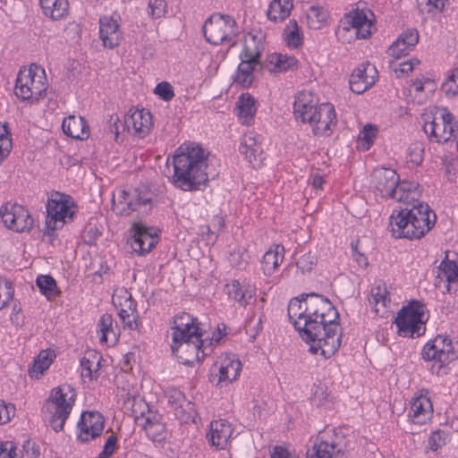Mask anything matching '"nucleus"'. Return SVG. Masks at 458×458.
I'll use <instances>...</instances> for the list:
<instances>
[{
    "label": "nucleus",
    "instance_id": "f257e3e1",
    "mask_svg": "<svg viewBox=\"0 0 458 458\" xmlns=\"http://www.w3.org/2000/svg\"><path fill=\"white\" fill-rule=\"evenodd\" d=\"M287 313L301 338L310 344V352L327 359L338 350L342 338L339 314L327 298L301 294L289 301Z\"/></svg>",
    "mask_w": 458,
    "mask_h": 458
},
{
    "label": "nucleus",
    "instance_id": "f03ea898",
    "mask_svg": "<svg viewBox=\"0 0 458 458\" xmlns=\"http://www.w3.org/2000/svg\"><path fill=\"white\" fill-rule=\"evenodd\" d=\"M173 165L172 183L182 191H199L208 180V155L198 144L181 145L173 157Z\"/></svg>",
    "mask_w": 458,
    "mask_h": 458
},
{
    "label": "nucleus",
    "instance_id": "7ed1b4c3",
    "mask_svg": "<svg viewBox=\"0 0 458 458\" xmlns=\"http://www.w3.org/2000/svg\"><path fill=\"white\" fill-rule=\"evenodd\" d=\"M171 350L181 362L191 364L202 360L207 353L202 330L198 319L189 313L182 312L174 318Z\"/></svg>",
    "mask_w": 458,
    "mask_h": 458
},
{
    "label": "nucleus",
    "instance_id": "20e7f679",
    "mask_svg": "<svg viewBox=\"0 0 458 458\" xmlns=\"http://www.w3.org/2000/svg\"><path fill=\"white\" fill-rule=\"evenodd\" d=\"M437 221V216L425 202L394 210L389 218V228L394 238L419 240L428 233Z\"/></svg>",
    "mask_w": 458,
    "mask_h": 458
},
{
    "label": "nucleus",
    "instance_id": "39448f33",
    "mask_svg": "<svg viewBox=\"0 0 458 458\" xmlns=\"http://www.w3.org/2000/svg\"><path fill=\"white\" fill-rule=\"evenodd\" d=\"M293 114L297 121L309 123L316 136H328L336 125V114L330 103H318L309 91L298 93L293 103Z\"/></svg>",
    "mask_w": 458,
    "mask_h": 458
},
{
    "label": "nucleus",
    "instance_id": "423d86ee",
    "mask_svg": "<svg viewBox=\"0 0 458 458\" xmlns=\"http://www.w3.org/2000/svg\"><path fill=\"white\" fill-rule=\"evenodd\" d=\"M423 116V130L433 142L445 143L458 131V122L445 106H433Z\"/></svg>",
    "mask_w": 458,
    "mask_h": 458
},
{
    "label": "nucleus",
    "instance_id": "0eeeda50",
    "mask_svg": "<svg viewBox=\"0 0 458 458\" xmlns=\"http://www.w3.org/2000/svg\"><path fill=\"white\" fill-rule=\"evenodd\" d=\"M426 306L420 301H411L403 306L394 318L397 334L402 337L415 338L425 334Z\"/></svg>",
    "mask_w": 458,
    "mask_h": 458
},
{
    "label": "nucleus",
    "instance_id": "6e6552de",
    "mask_svg": "<svg viewBox=\"0 0 458 458\" xmlns=\"http://www.w3.org/2000/svg\"><path fill=\"white\" fill-rule=\"evenodd\" d=\"M45 71L40 66L31 64L23 67L18 72L14 93L21 100H38L46 94Z\"/></svg>",
    "mask_w": 458,
    "mask_h": 458
},
{
    "label": "nucleus",
    "instance_id": "1a4fd4ad",
    "mask_svg": "<svg viewBox=\"0 0 458 458\" xmlns=\"http://www.w3.org/2000/svg\"><path fill=\"white\" fill-rule=\"evenodd\" d=\"M206 40L212 45L234 44L238 34L236 21L229 15L212 14L203 25Z\"/></svg>",
    "mask_w": 458,
    "mask_h": 458
},
{
    "label": "nucleus",
    "instance_id": "9d476101",
    "mask_svg": "<svg viewBox=\"0 0 458 458\" xmlns=\"http://www.w3.org/2000/svg\"><path fill=\"white\" fill-rule=\"evenodd\" d=\"M152 208V199L149 192H141L136 189L118 191L117 196L112 199L113 210L120 216H129L137 211L147 214Z\"/></svg>",
    "mask_w": 458,
    "mask_h": 458
},
{
    "label": "nucleus",
    "instance_id": "9b49d317",
    "mask_svg": "<svg viewBox=\"0 0 458 458\" xmlns=\"http://www.w3.org/2000/svg\"><path fill=\"white\" fill-rule=\"evenodd\" d=\"M263 49L260 42L255 37L245 40L243 49L240 54L241 64L234 75V82L243 88H248L253 81V71L259 64V57Z\"/></svg>",
    "mask_w": 458,
    "mask_h": 458
},
{
    "label": "nucleus",
    "instance_id": "f8f14e48",
    "mask_svg": "<svg viewBox=\"0 0 458 458\" xmlns=\"http://www.w3.org/2000/svg\"><path fill=\"white\" fill-rule=\"evenodd\" d=\"M340 26L345 31L353 30L357 38L366 39L376 30L375 15L369 9L357 8L344 15Z\"/></svg>",
    "mask_w": 458,
    "mask_h": 458
},
{
    "label": "nucleus",
    "instance_id": "ddd939ff",
    "mask_svg": "<svg viewBox=\"0 0 458 458\" xmlns=\"http://www.w3.org/2000/svg\"><path fill=\"white\" fill-rule=\"evenodd\" d=\"M421 356L425 360H434L439 369L458 357L451 339L441 335L424 345Z\"/></svg>",
    "mask_w": 458,
    "mask_h": 458
},
{
    "label": "nucleus",
    "instance_id": "4468645a",
    "mask_svg": "<svg viewBox=\"0 0 458 458\" xmlns=\"http://www.w3.org/2000/svg\"><path fill=\"white\" fill-rule=\"evenodd\" d=\"M113 304L118 310V316L123 329L136 330L139 327L137 303L125 289H116L112 296Z\"/></svg>",
    "mask_w": 458,
    "mask_h": 458
},
{
    "label": "nucleus",
    "instance_id": "2eb2a0df",
    "mask_svg": "<svg viewBox=\"0 0 458 458\" xmlns=\"http://www.w3.org/2000/svg\"><path fill=\"white\" fill-rule=\"evenodd\" d=\"M0 216L4 225L17 233L30 231L33 218L29 210L17 203H5L0 208Z\"/></svg>",
    "mask_w": 458,
    "mask_h": 458
},
{
    "label": "nucleus",
    "instance_id": "dca6fc26",
    "mask_svg": "<svg viewBox=\"0 0 458 458\" xmlns=\"http://www.w3.org/2000/svg\"><path fill=\"white\" fill-rule=\"evenodd\" d=\"M433 413V403L428 390H420L411 399L407 412L408 420L411 423L419 426L426 425L431 420Z\"/></svg>",
    "mask_w": 458,
    "mask_h": 458
},
{
    "label": "nucleus",
    "instance_id": "f3484780",
    "mask_svg": "<svg viewBox=\"0 0 458 458\" xmlns=\"http://www.w3.org/2000/svg\"><path fill=\"white\" fill-rule=\"evenodd\" d=\"M106 420L103 414L98 411H83L78 422L80 432L78 440L87 443L99 437L104 430Z\"/></svg>",
    "mask_w": 458,
    "mask_h": 458
},
{
    "label": "nucleus",
    "instance_id": "a211bd4d",
    "mask_svg": "<svg viewBox=\"0 0 458 458\" xmlns=\"http://www.w3.org/2000/svg\"><path fill=\"white\" fill-rule=\"evenodd\" d=\"M165 396L168 405L178 420L184 423L195 422L198 415L195 404L187 400L182 392L174 387H170L165 391Z\"/></svg>",
    "mask_w": 458,
    "mask_h": 458
},
{
    "label": "nucleus",
    "instance_id": "6ab92c4d",
    "mask_svg": "<svg viewBox=\"0 0 458 458\" xmlns=\"http://www.w3.org/2000/svg\"><path fill=\"white\" fill-rule=\"evenodd\" d=\"M132 232L131 248L133 252L139 255L148 253L158 242V235L156 230L141 223L133 224Z\"/></svg>",
    "mask_w": 458,
    "mask_h": 458
},
{
    "label": "nucleus",
    "instance_id": "aec40b11",
    "mask_svg": "<svg viewBox=\"0 0 458 458\" xmlns=\"http://www.w3.org/2000/svg\"><path fill=\"white\" fill-rule=\"evenodd\" d=\"M124 124L128 131L135 137L143 139L149 134L153 127V117L148 110L131 108L124 118Z\"/></svg>",
    "mask_w": 458,
    "mask_h": 458
},
{
    "label": "nucleus",
    "instance_id": "412c9836",
    "mask_svg": "<svg viewBox=\"0 0 458 458\" xmlns=\"http://www.w3.org/2000/svg\"><path fill=\"white\" fill-rule=\"evenodd\" d=\"M239 151L253 168L261 166L264 153L260 135L254 131L244 133L240 141Z\"/></svg>",
    "mask_w": 458,
    "mask_h": 458
},
{
    "label": "nucleus",
    "instance_id": "4be33fe9",
    "mask_svg": "<svg viewBox=\"0 0 458 458\" xmlns=\"http://www.w3.org/2000/svg\"><path fill=\"white\" fill-rule=\"evenodd\" d=\"M377 78V70L375 65L366 62L357 67L350 77V89L356 94H362L371 88Z\"/></svg>",
    "mask_w": 458,
    "mask_h": 458
},
{
    "label": "nucleus",
    "instance_id": "5701e85b",
    "mask_svg": "<svg viewBox=\"0 0 458 458\" xmlns=\"http://www.w3.org/2000/svg\"><path fill=\"white\" fill-rule=\"evenodd\" d=\"M399 182V175L394 169L377 168L372 174V184L383 198H391Z\"/></svg>",
    "mask_w": 458,
    "mask_h": 458
},
{
    "label": "nucleus",
    "instance_id": "b1692460",
    "mask_svg": "<svg viewBox=\"0 0 458 458\" xmlns=\"http://www.w3.org/2000/svg\"><path fill=\"white\" fill-rule=\"evenodd\" d=\"M214 369H217V384H228L239 377L242 370V363L234 355L225 354L218 358V360L214 365Z\"/></svg>",
    "mask_w": 458,
    "mask_h": 458
},
{
    "label": "nucleus",
    "instance_id": "393cba45",
    "mask_svg": "<svg viewBox=\"0 0 458 458\" xmlns=\"http://www.w3.org/2000/svg\"><path fill=\"white\" fill-rule=\"evenodd\" d=\"M419 32L415 29H407L389 47L387 54L392 58L398 60L407 55L417 45Z\"/></svg>",
    "mask_w": 458,
    "mask_h": 458
},
{
    "label": "nucleus",
    "instance_id": "a878e982",
    "mask_svg": "<svg viewBox=\"0 0 458 458\" xmlns=\"http://www.w3.org/2000/svg\"><path fill=\"white\" fill-rule=\"evenodd\" d=\"M99 38L105 47L113 49L122 40V32L118 21L111 16H102L99 19Z\"/></svg>",
    "mask_w": 458,
    "mask_h": 458
},
{
    "label": "nucleus",
    "instance_id": "bb28decb",
    "mask_svg": "<svg viewBox=\"0 0 458 458\" xmlns=\"http://www.w3.org/2000/svg\"><path fill=\"white\" fill-rule=\"evenodd\" d=\"M225 293L240 306L246 307L254 299L256 291L250 284L242 285L238 280H233L225 285Z\"/></svg>",
    "mask_w": 458,
    "mask_h": 458
},
{
    "label": "nucleus",
    "instance_id": "cd10ccee",
    "mask_svg": "<svg viewBox=\"0 0 458 458\" xmlns=\"http://www.w3.org/2000/svg\"><path fill=\"white\" fill-rule=\"evenodd\" d=\"M233 428L226 420H219L210 423L209 433L208 438L211 445L218 449L225 448L231 436Z\"/></svg>",
    "mask_w": 458,
    "mask_h": 458
},
{
    "label": "nucleus",
    "instance_id": "c85d7f7f",
    "mask_svg": "<svg viewBox=\"0 0 458 458\" xmlns=\"http://www.w3.org/2000/svg\"><path fill=\"white\" fill-rule=\"evenodd\" d=\"M80 214V207L73 197L59 192V223L62 226L73 223Z\"/></svg>",
    "mask_w": 458,
    "mask_h": 458
},
{
    "label": "nucleus",
    "instance_id": "c756f323",
    "mask_svg": "<svg viewBox=\"0 0 458 458\" xmlns=\"http://www.w3.org/2000/svg\"><path fill=\"white\" fill-rule=\"evenodd\" d=\"M419 185L413 182H400L391 198L396 201L403 202L406 207H412V204L420 202Z\"/></svg>",
    "mask_w": 458,
    "mask_h": 458
},
{
    "label": "nucleus",
    "instance_id": "7c9ffc66",
    "mask_svg": "<svg viewBox=\"0 0 458 458\" xmlns=\"http://www.w3.org/2000/svg\"><path fill=\"white\" fill-rule=\"evenodd\" d=\"M76 401V392L70 385L59 386V430L63 428L65 420L70 415Z\"/></svg>",
    "mask_w": 458,
    "mask_h": 458
},
{
    "label": "nucleus",
    "instance_id": "2f4dec72",
    "mask_svg": "<svg viewBox=\"0 0 458 458\" xmlns=\"http://www.w3.org/2000/svg\"><path fill=\"white\" fill-rule=\"evenodd\" d=\"M337 445L333 440H329L327 433H320L312 448L307 452V458H334Z\"/></svg>",
    "mask_w": 458,
    "mask_h": 458
},
{
    "label": "nucleus",
    "instance_id": "473e14b6",
    "mask_svg": "<svg viewBox=\"0 0 458 458\" xmlns=\"http://www.w3.org/2000/svg\"><path fill=\"white\" fill-rule=\"evenodd\" d=\"M64 133L76 140H84L89 137V127L81 116L70 115L62 123Z\"/></svg>",
    "mask_w": 458,
    "mask_h": 458
},
{
    "label": "nucleus",
    "instance_id": "72a5a7b5",
    "mask_svg": "<svg viewBox=\"0 0 458 458\" xmlns=\"http://www.w3.org/2000/svg\"><path fill=\"white\" fill-rule=\"evenodd\" d=\"M284 247L273 244L263 255L262 269L266 276H271L282 264L284 258Z\"/></svg>",
    "mask_w": 458,
    "mask_h": 458
},
{
    "label": "nucleus",
    "instance_id": "f704fd0d",
    "mask_svg": "<svg viewBox=\"0 0 458 458\" xmlns=\"http://www.w3.org/2000/svg\"><path fill=\"white\" fill-rule=\"evenodd\" d=\"M369 301L374 306L377 314L384 316L391 307L390 293L385 284H378L371 288Z\"/></svg>",
    "mask_w": 458,
    "mask_h": 458
},
{
    "label": "nucleus",
    "instance_id": "c9c22d12",
    "mask_svg": "<svg viewBox=\"0 0 458 458\" xmlns=\"http://www.w3.org/2000/svg\"><path fill=\"white\" fill-rule=\"evenodd\" d=\"M41 418L47 428L57 432V387H54L49 397L45 400L41 408Z\"/></svg>",
    "mask_w": 458,
    "mask_h": 458
},
{
    "label": "nucleus",
    "instance_id": "e433bc0d",
    "mask_svg": "<svg viewBox=\"0 0 458 458\" xmlns=\"http://www.w3.org/2000/svg\"><path fill=\"white\" fill-rule=\"evenodd\" d=\"M236 107L241 123L247 125L250 124L257 111L255 98L249 93H243L239 97Z\"/></svg>",
    "mask_w": 458,
    "mask_h": 458
},
{
    "label": "nucleus",
    "instance_id": "4c0bfd02",
    "mask_svg": "<svg viewBox=\"0 0 458 458\" xmlns=\"http://www.w3.org/2000/svg\"><path fill=\"white\" fill-rule=\"evenodd\" d=\"M56 354L54 350H42L35 358L33 365L29 369L30 377L38 379L53 363Z\"/></svg>",
    "mask_w": 458,
    "mask_h": 458
},
{
    "label": "nucleus",
    "instance_id": "58836bf2",
    "mask_svg": "<svg viewBox=\"0 0 458 458\" xmlns=\"http://www.w3.org/2000/svg\"><path fill=\"white\" fill-rule=\"evenodd\" d=\"M113 317L105 313L100 317L98 323V333L100 335V342L106 344H114L118 341V333L113 325Z\"/></svg>",
    "mask_w": 458,
    "mask_h": 458
},
{
    "label": "nucleus",
    "instance_id": "ea45409f",
    "mask_svg": "<svg viewBox=\"0 0 458 458\" xmlns=\"http://www.w3.org/2000/svg\"><path fill=\"white\" fill-rule=\"evenodd\" d=\"M47 218L43 229L44 234L52 237L57 224V191L48 193L47 203Z\"/></svg>",
    "mask_w": 458,
    "mask_h": 458
},
{
    "label": "nucleus",
    "instance_id": "a19ab883",
    "mask_svg": "<svg viewBox=\"0 0 458 458\" xmlns=\"http://www.w3.org/2000/svg\"><path fill=\"white\" fill-rule=\"evenodd\" d=\"M143 428L147 436L154 442H161L166 438L165 426L159 421L155 414H149L145 418Z\"/></svg>",
    "mask_w": 458,
    "mask_h": 458
},
{
    "label": "nucleus",
    "instance_id": "79ce46f5",
    "mask_svg": "<svg viewBox=\"0 0 458 458\" xmlns=\"http://www.w3.org/2000/svg\"><path fill=\"white\" fill-rule=\"evenodd\" d=\"M293 7V0H272L269 4L267 15L274 22L285 20Z\"/></svg>",
    "mask_w": 458,
    "mask_h": 458
},
{
    "label": "nucleus",
    "instance_id": "37998d69",
    "mask_svg": "<svg viewBox=\"0 0 458 458\" xmlns=\"http://www.w3.org/2000/svg\"><path fill=\"white\" fill-rule=\"evenodd\" d=\"M436 285L437 282L445 281L447 283V291L450 292V284L458 281V266L448 259H443L437 267V275L436 278Z\"/></svg>",
    "mask_w": 458,
    "mask_h": 458
},
{
    "label": "nucleus",
    "instance_id": "c03bdc74",
    "mask_svg": "<svg viewBox=\"0 0 458 458\" xmlns=\"http://www.w3.org/2000/svg\"><path fill=\"white\" fill-rule=\"evenodd\" d=\"M329 18L328 11L320 5H310L306 10V22L310 29L320 30L327 25Z\"/></svg>",
    "mask_w": 458,
    "mask_h": 458
},
{
    "label": "nucleus",
    "instance_id": "a18cd8bd",
    "mask_svg": "<svg viewBox=\"0 0 458 458\" xmlns=\"http://www.w3.org/2000/svg\"><path fill=\"white\" fill-rule=\"evenodd\" d=\"M100 354L93 352L86 353L81 360V377L92 380L97 378L100 369Z\"/></svg>",
    "mask_w": 458,
    "mask_h": 458
},
{
    "label": "nucleus",
    "instance_id": "49530a36",
    "mask_svg": "<svg viewBox=\"0 0 458 458\" xmlns=\"http://www.w3.org/2000/svg\"><path fill=\"white\" fill-rule=\"evenodd\" d=\"M297 65V60L286 55L272 54L268 57L267 69L271 72H281L293 69Z\"/></svg>",
    "mask_w": 458,
    "mask_h": 458
},
{
    "label": "nucleus",
    "instance_id": "de8ad7c7",
    "mask_svg": "<svg viewBox=\"0 0 458 458\" xmlns=\"http://www.w3.org/2000/svg\"><path fill=\"white\" fill-rule=\"evenodd\" d=\"M284 39L288 47L297 48L303 43L300 28L295 20H290L284 30Z\"/></svg>",
    "mask_w": 458,
    "mask_h": 458
},
{
    "label": "nucleus",
    "instance_id": "09e8293b",
    "mask_svg": "<svg viewBox=\"0 0 458 458\" xmlns=\"http://www.w3.org/2000/svg\"><path fill=\"white\" fill-rule=\"evenodd\" d=\"M36 284L40 293L48 301H53L57 296V284L54 277L49 275H40L37 277Z\"/></svg>",
    "mask_w": 458,
    "mask_h": 458
},
{
    "label": "nucleus",
    "instance_id": "8fccbe9b",
    "mask_svg": "<svg viewBox=\"0 0 458 458\" xmlns=\"http://www.w3.org/2000/svg\"><path fill=\"white\" fill-rule=\"evenodd\" d=\"M420 64V61L418 59L397 63V60L393 58V60L389 62L390 69L394 72L395 76L400 79L407 77Z\"/></svg>",
    "mask_w": 458,
    "mask_h": 458
},
{
    "label": "nucleus",
    "instance_id": "3c124183",
    "mask_svg": "<svg viewBox=\"0 0 458 458\" xmlns=\"http://www.w3.org/2000/svg\"><path fill=\"white\" fill-rule=\"evenodd\" d=\"M450 440L449 433L445 430L437 429L432 431L428 437L426 451L437 452Z\"/></svg>",
    "mask_w": 458,
    "mask_h": 458
},
{
    "label": "nucleus",
    "instance_id": "603ef678",
    "mask_svg": "<svg viewBox=\"0 0 458 458\" xmlns=\"http://www.w3.org/2000/svg\"><path fill=\"white\" fill-rule=\"evenodd\" d=\"M13 142L7 123L0 122V159L5 158L11 152Z\"/></svg>",
    "mask_w": 458,
    "mask_h": 458
},
{
    "label": "nucleus",
    "instance_id": "864d4df0",
    "mask_svg": "<svg viewBox=\"0 0 458 458\" xmlns=\"http://www.w3.org/2000/svg\"><path fill=\"white\" fill-rule=\"evenodd\" d=\"M102 225L94 222L92 219L89 220L86 225L82 238L86 244L94 245L98 239L102 235Z\"/></svg>",
    "mask_w": 458,
    "mask_h": 458
},
{
    "label": "nucleus",
    "instance_id": "5fc2aeb1",
    "mask_svg": "<svg viewBox=\"0 0 458 458\" xmlns=\"http://www.w3.org/2000/svg\"><path fill=\"white\" fill-rule=\"evenodd\" d=\"M14 288L13 283L0 276V310L13 299Z\"/></svg>",
    "mask_w": 458,
    "mask_h": 458
},
{
    "label": "nucleus",
    "instance_id": "6e6d98bb",
    "mask_svg": "<svg viewBox=\"0 0 458 458\" xmlns=\"http://www.w3.org/2000/svg\"><path fill=\"white\" fill-rule=\"evenodd\" d=\"M411 88L414 90L416 96L422 92H433L436 89V84L430 78L421 76L411 81Z\"/></svg>",
    "mask_w": 458,
    "mask_h": 458
},
{
    "label": "nucleus",
    "instance_id": "4d7b16f0",
    "mask_svg": "<svg viewBox=\"0 0 458 458\" xmlns=\"http://www.w3.org/2000/svg\"><path fill=\"white\" fill-rule=\"evenodd\" d=\"M442 89L448 96L458 95V67L453 70L452 73L443 83Z\"/></svg>",
    "mask_w": 458,
    "mask_h": 458
},
{
    "label": "nucleus",
    "instance_id": "13d9d810",
    "mask_svg": "<svg viewBox=\"0 0 458 458\" xmlns=\"http://www.w3.org/2000/svg\"><path fill=\"white\" fill-rule=\"evenodd\" d=\"M317 259L310 252L302 255L297 261L296 266L302 273L310 272L316 265Z\"/></svg>",
    "mask_w": 458,
    "mask_h": 458
},
{
    "label": "nucleus",
    "instance_id": "bf43d9fd",
    "mask_svg": "<svg viewBox=\"0 0 458 458\" xmlns=\"http://www.w3.org/2000/svg\"><path fill=\"white\" fill-rule=\"evenodd\" d=\"M154 92L165 101H170L174 97L173 87L166 81L158 83Z\"/></svg>",
    "mask_w": 458,
    "mask_h": 458
},
{
    "label": "nucleus",
    "instance_id": "052dcab7",
    "mask_svg": "<svg viewBox=\"0 0 458 458\" xmlns=\"http://www.w3.org/2000/svg\"><path fill=\"white\" fill-rule=\"evenodd\" d=\"M40 454L39 446L36 443L26 439L22 444L21 458H38Z\"/></svg>",
    "mask_w": 458,
    "mask_h": 458
},
{
    "label": "nucleus",
    "instance_id": "680f3d73",
    "mask_svg": "<svg viewBox=\"0 0 458 458\" xmlns=\"http://www.w3.org/2000/svg\"><path fill=\"white\" fill-rule=\"evenodd\" d=\"M15 414V407L12 403H6L0 400V424H4L11 420Z\"/></svg>",
    "mask_w": 458,
    "mask_h": 458
},
{
    "label": "nucleus",
    "instance_id": "e2e57ef3",
    "mask_svg": "<svg viewBox=\"0 0 458 458\" xmlns=\"http://www.w3.org/2000/svg\"><path fill=\"white\" fill-rule=\"evenodd\" d=\"M377 135V129L370 124H368L360 132L359 139L367 144V149L372 145L374 139Z\"/></svg>",
    "mask_w": 458,
    "mask_h": 458
},
{
    "label": "nucleus",
    "instance_id": "0e129e2a",
    "mask_svg": "<svg viewBox=\"0 0 458 458\" xmlns=\"http://www.w3.org/2000/svg\"><path fill=\"white\" fill-rule=\"evenodd\" d=\"M165 2L164 0H153L148 4V13L153 18H159L164 15Z\"/></svg>",
    "mask_w": 458,
    "mask_h": 458
},
{
    "label": "nucleus",
    "instance_id": "69168bd1",
    "mask_svg": "<svg viewBox=\"0 0 458 458\" xmlns=\"http://www.w3.org/2000/svg\"><path fill=\"white\" fill-rule=\"evenodd\" d=\"M39 4L45 16L49 17L53 21L56 20L55 8L57 6V0H39Z\"/></svg>",
    "mask_w": 458,
    "mask_h": 458
},
{
    "label": "nucleus",
    "instance_id": "338daca9",
    "mask_svg": "<svg viewBox=\"0 0 458 458\" xmlns=\"http://www.w3.org/2000/svg\"><path fill=\"white\" fill-rule=\"evenodd\" d=\"M117 444V437L114 435H110L106 439L104 449L99 454V458H109L114 452Z\"/></svg>",
    "mask_w": 458,
    "mask_h": 458
},
{
    "label": "nucleus",
    "instance_id": "774afa93",
    "mask_svg": "<svg viewBox=\"0 0 458 458\" xmlns=\"http://www.w3.org/2000/svg\"><path fill=\"white\" fill-rule=\"evenodd\" d=\"M359 242L352 243V256L353 260L360 267H366L369 264L367 257L359 250Z\"/></svg>",
    "mask_w": 458,
    "mask_h": 458
}]
</instances>
